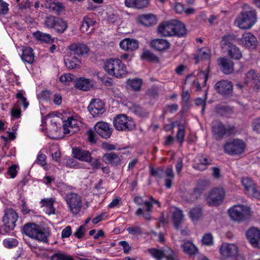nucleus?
<instances>
[{"instance_id": "30", "label": "nucleus", "mask_w": 260, "mask_h": 260, "mask_svg": "<svg viewBox=\"0 0 260 260\" xmlns=\"http://www.w3.org/2000/svg\"><path fill=\"white\" fill-rule=\"evenodd\" d=\"M149 0H125V5L128 8L143 9L149 5Z\"/></svg>"}, {"instance_id": "7", "label": "nucleus", "mask_w": 260, "mask_h": 260, "mask_svg": "<svg viewBox=\"0 0 260 260\" xmlns=\"http://www.w3.org/2000/svg\"><path fill=\"white\" fill-rule=\"evenodd\" d=\"M245 147L244 142L239 139H234L227 142L223 146L224 152L230 155L242 153Z\"/></svg>"}, {"instance_id": "55", "label": "nucleus", "mask_w": 260, "mask_h": 260, "mask_svg": "<svg viewBox=\"0 0 260 260\" xmlns=\"http://www.w3.org/2000/svg\"><path fill=\"white\" fill-rule=\"evenodd\" d=\"M74 79L75 76L71 74L61 75L59 78L60 82L64 83L65 84H69L70 82L73 81Z\"/></svg>"}, {"instance_id": "37", "label": "nucleus", "mask_w": 260, "mask_h": 260, "mask_svg": "<svg viewBox=\"0 0 260 260\" xmlns=\"http://www.w3.org/2000/svg\"><path fill=\"white\" fill-rule=\"evenodd\" d=\"M34 58L35 55L32 48L26 47L23 50L21 59L23 61L30 64L34 62Z\"/></svg>"}, {"instance_id": "34", "label": "nucleus", "mask_w": 260, "mask_h": 260, "mask_svg": "<svg viewBox=\"0 0 260 260\" xmlns=\"http://www.w3.org/2000/svg\"><path fill=\"white\" fill-rule=\"evenodd\" d=\"M78 122L72 116L68 117L67 120L63 121V128L64 134H70L72 133L71 129L77 126Z\"/></svg>"}, {"instance_id": "15", "label": "nucleus", "mask_w": 260, "mask_h": 260, "mask_svg": "<svg viewBox=\"0 0 260 260\" xmlns=\"http://www.w3.org/2000/svg\"><path fill=\"white\" fill-rule=\"evenodd\" d=\"M88 109L93 117L100 115L105 111L104 103L99 99L92 100L88 107Z\"/></svg>"}, {"instance_id": "42", "label": "nucleus", "mask_w": 260, "mask_h": 260, "mask_svg": "<svg viewBox=\"0 0 260 260\" xmlns=\"http://www.w3.org/2000/svg\"><path fill=\"white\" fill-rule=\"evenodd\" d=\"M64 63L68 68L74 69L80 67L81 61L76 57H73L71 58L65 59Z\"/></svg>"}, {"instance_id": "33", "label": "nucleus", "mask_w": 260, "mask_h": 260, "mask_svg": "<svg viewBox=\"0 0 260 260\" xmlns=\"http://www.w3.org/2000/svg\"><path fill=\"white\" fill-rule=\"evenodd\" d=\"M105 161L109 164L117 166L120 163V157L114 152L106 153L103 156Z\"/></svg>"}, {"instance_id": "38", "label": "nucleus", "mask_w": 260, "mask_h": 260, "mask_svg": "<svg viewBox=\"0 0 260 260\" xmlns=\"http://www.w3.org/2000/svg\"><path fill=\"white\" fill-rule=\"evenodd\" d=\"M75 86L79 89L86 91L89 89L91 85L89 79L81 77L76 81Z\"/></svg>"}, {"instance_id": "44", "label": "nucleus", "mask_w": 260, "mask_h": 260, "mask_svg": "<svg viewBox=\"0 0 260 260\" xmlns=\"http://www.w3.org/2000/svg\"><path fill=\"white\" fill-rule=\"evenodd\" d=\"M182 248L184 252L190 255H194L198 252L197 247L191 242H185L182 245Z\"/></svg>"}, {"instance_id": "21", "label": "nucleus", "mask_w": 260, "mask_h": 260, "mask_svg": "<svg viewBox=\"0 0 260 260\" xmlns=\"http://www.w3.org/2000/svg\"><path fill=\"white\" fill-rule=\"evenodd\" d=\"M157 204L159 207L160 206V203L155 199L151 201H144V205L146 207V209L144 211L142 208H139L136 212L137 216H142L146 220H150L151 216L150 212L152 211V205Z\"/></svg>"}, {"instance_id": "16", "label": "nucleus", "mask_w": 260, "mask_h": 260, "mask_svg": "<svg viewBox=\"0 0 260 260\" xmlns=\"http://www.w3.org/2000/svg\"><path fill=\"white\" fill-rule=\"evenodd\" d=\"M219 251L221 255L226 258L236 256L238 253V248L234 244L224 243L221 245Z\"/></svg>"}, {"instance_id": "14", "label": "nucleus", "mask_w": 260, "mask_h": 260, "mask_svg": "<svg viewBox=\"0 0 260 260\" xmlns=\"http://www.w3.org/2000/svg\"><path fill=\"white\" fill-rule=\"evenodd\" d=\"M229 36H225L222 37L223 45L228 46L227 51L231 58L236 60H239L242 57V52L236 45L228 43L227 41L229 39Z\"/></svg>"}, {"instance_id": "48", "label": "nucleus", "mask_w": 260, "mask_h": 260, "mask_svg": "<svg viewBox=\"0 0 260 260\" xmlns=\"http://www.w3.org/2000/svg\"><path fill=\"white\" fill-rule=\"evenodd\" d=\"M58 18V17L52 15L46 17L44 20V25L48 28L54 29Z\"/></svg>"}, {"instance_id": "11", "label": "nucleus", "mask_w": 260, "mask_h": 260, "mask_svg": "<svg viewBox=\"0 0 260 260\" xmlns=\"http://www.w3.org/2000/svg\"><path fill=\"white\" fill-rule=\"evenodd\" d=\"M18 217L16 212L13 209L11 208L6 210L3 218L5 226L9 230H13Z\"/></svg>"}, {"instance_id": "40", "label": "nucleus", "mask_w": 260, "mask_h": 260, "mask_svg": "<svg viewBox=\"0 0 260 260\" xmlns=\"http://www.w3.org/2000/svg\"><path fill=\"white\" fill-rule=\"evenodd\" d=\"M210 58V51L207 48H202L200 49L197 53V55L195 57L196 59V63H198L200 60H208Z\"/></svg>"}, {"instance_id": "50", "label": "nucleus", "mask_w": 260, "mask_h": 260, "mask_svg": "<svg viewBox=\"0 0 260 260\" xmlns=\"http://www.w3.org/2000/svg\"><path fill=\"white\" fill-rule=\"evenodd\" d=\"M141 57L142 59L149 61L157 62L158 60V57L149 50L144 51Z\"/></svg>"}, {"instance_id": "43", "label": "nucleus", "mask_w": 260, "mask_h": 260, "mask_svg": "<svg viewBox=\"0 0 260 260\" xmlns=\"http://www.w3.org/2000/svg\"><path fill=\"white\" fill-rule=\"evenodd\" d=\"M57 20L54 29L57 32L62 34L68 28L67 22L59 17L57 19Z\"/></svg>"}, {"instance_id": "26", "label": "nucleus", "mask_w": 260, "mask_h": 260, "mask_svg": "<svg viewBox=\"0 0 260 260\" xmlns=\"http://www.w3.org/2000/svg\"><path fill=\"white\" fill-rule=\"evenodd\" d=\"M217 62L221 70L225 74H230L234 71L233 62L227 58L221 57L218 59Z\"/></svg>"}, {"instance_id": "52", "label": "nucleus", "mask_w": 260, "mask_h": 260, "mask_svg": "<svg viewBox=\"0 0 260 260\" xmlns=\"http://www.w3.org/2000/svg\"><path fill=\"white\" fill-rule=\"evenodd\" d=\"M3 244L6 248H12L17 246L18 241L14 238L7 239L3 241Z\"/></svg>"}, {"instance_id": "17", "label": "nucleus", "mask_w": 260, "mask_h": 260, "mask_svg": "<svg viewBox=\"0 0 260 260\" xmlns=\"http://www.w3.org/2000/svg\"><path fill=\"white\" fill-rule=\"evenodd\" d=\"M68 49L72 55L82 56L86 55L89 51L88 47L83 43H73L68 47Z\"/></svg>"}, {"instance_id": "13", "label": "nucleus", "mask_w": 260, "mask_h": 260, "mask_svg": "<svg viewBox=\"0 0 260 260\" xmlns=\"http://www.w3.org/2000/svg\"><path fill=\"white\" fill-rule=\"evenodd\" d=\"M241 183L249 194L255 198L260 199V191L256 189L254 183L250 178L243 177Z\"/></svg>"}, {"instance_id": "29", "label": "nucleus", "mask_w": 260, "mask_h": 260, "mask_svg": "<svg viewBox=\"0 0 260 260\" xmlns=\"http://www.w3.org/2000/svg\"><path fill=\"white\" fill-rule=\"evenodd\" d=\"M150 45L153 48L158 51H162L168 49L170 44L166 40L156 39L152 40Z\"/></svg>"}, {"instance_id": "10", "label": "nucleus", "mask_w": 260, "mask_h": 260, "mask_svg": "<svg viewBox=\"0 0 260 260\" xmlns=\"http://www.w3.org/2000/svg\"><path fill=\"white\" fill-rule=\"evenodd\" d=\"M147 251L156 260H162L165 257L167 260H177L173 251L170 248H168L166 251L153 248H149Z\"/></svg>"}, {"instance_id": "5", "label": "nucleus", "mask_w": 260, "mask_h": 260, "mask_svg": "<svg viewBox=\"0 0 260 260\" xmlns=\"http://www.w3.org/2000/svg\"><path fill=\"white\" fill-rule=\"evenodd\" d=\"M114 126L118 131H129L135 127V123L133 120L124 114L116 116L113 121Z\"/></svg>"}, {"instance_id": "3", "label": "nucleus", "mask_w": 260, "mask_h": 260, "mask_svg": "<svg viewBox=\"0 0 260 260\" xmlns=\"http://www.w3.org/2000/svg\"><path fill=\"white\" fill-rule=\"evenodd\" d=\"M104 69L110 75L117 78H121L126 74V67L121 60L111 58L105 63Z\"/></svg>"}, {"instance_id": "8", "label": "nucleus", "mask_w": 260, "mask_h": 260, "mask_svg": "<svg viewBox=\"0 0 260 260\" xmlns=\"http://www.w3.org/2000/svg\"><path fill=\"white\" fill-rule=\"evenodd\" d=\"M225 191L221 187H217L212 189L207 198L208 204L210 206H217L220 205L224 199Z\"/></svg>"}, {"instance_id": "27", "label": "nucleus", "mask_w": 260, "mask_h": 260, "mask_svg": "<svg viewBox=\"0 0 260 260\" xmlns=\"http://www.w3.org/2000/svg\"><path fill=\"white\" fill-rule=\"evenodd\" d=\"M74 157L79 160L85 162H89L91 159L90 153L86 150L79 148H73Z\"/></svg>"}, {"instance_id": "57", "label": "nucleus", "mask_w": 260, "mask_h": 260, "mask_svg": "<svg viewBox=\"0 0 260 260\" xmlns=\"http://www.w3.org/2000/svg\"><path fill=\"white\" fill-rule=\"evenodd\" d=\"M126 230L129 234L134 236L140 235L143 233L142 229L139 226L128 227Z\"/></svg>"}, {"instance_id": "49", "label": "nucleus", "mask_w": 260, "mask_h": 260, "mask_svg": "<svg viewBox=\"0 0 260 260\" xmlns=\"http://www.w3.org/2000/svg\"><path fill=\"white\" fill-rule=\"evenodd\" d=\"M127 83L134 90L138 91L141 87L142 80L140 79H133L128 80Z\"/></svg>"}, {"instance_id": "63", "label": "nucleus", "mask_w": 260, "mask_h": 260, "mask_svg": "<svg viewBox=\"0 0 260 260\" xmlns=\"http://www.w3.org/2000/svg\"><path fill=\"white\" fill-rule=\"evenodd\" d=\"M8 4L3 0H0V15H5L8 13Z\"/></svg>"}, {"instance_id": "2", "label": "nucleus", "mask_w": 260, "mask_h": 260, "mask_svg": "<svg viewBox=\"0 0 260 260\" xmlns=\"http://www.w3.org/2000/svg\"><path fill=\"white\" fill-rule=\"evenodd\" d=\"M256 20V13L254 10L248 9L244 10L236 18L235 24L242 29L250 28Z\"/></svg>"}, {"instance_id": "19", "label": "nucleus", "mask_w": 260, "mask_h": 260, "mask_svg": "<svg viewBox=\"0 0 260 260\" xmlns=\"http://www.w3.org/2000/svg\"><path fill=\"white\" fill-rule=\"evenodd\" d=\"M42 6L57 15H60L65 11L63 4L56 0H47Z\"/></svg>"}, {"instance_id": "62", "label": "nucleus", "mask_w": 260, "mask_h": 260, "mask_svg": "<svg viewBox=\"0 0 260 260\" xmlns=\"http://www.w3.org/2000/svg\"><path fill=\"white\" fill-rule=\"evenodd\" d=\"M11 116L16 118H19L21 116V110L18 105L15 104L11 110Z\"/></svg>"}, {"instance_id": "61", "label": "nucleus", "mask_w": 260, "mask_h": 260, "mask_svg": "<svg viewBox=\"0 0 260 260\" xmlns=\"http://www.w3.org/2000/svg\"><path fill=\"white\" fill-rule=\"evenodd\" d=\"M203 192L196 187L193 189V192L191 193L190 199L192 201L198 200L202 195Z\"/></svg>"}, {"instance_id": "56", "label": "nucleus", "mask_w": 260, "mask_h": 260, "mask_svg": "<svg viewBox=\"0 0 260 260\" xmlns=\"http://www.w3.org/2000/svg\"><path fill=\"white\" fill-rule=\"evenodd\" d=\"M202 241L203 244L205 245H207V246L211 245L213 243V236L210 233L206 234L203 237Z\"/></svg>"}, {"instance_id": "58", "label": "nucleus", "mask_w": 260, "mask_h": 260, "mask_svg": "<svg viewBox=\"0 0 260 260\" xmlns=\"http://www.w3.org/2000/svg\"><path fill=\"white\" fill-rule=\"evenodd\" d=\"M185 132L182 125H179L178 131L176 135V138L178 142L181 144L184 138Z\"/></svg>"}, {"instance_id": "6", "label": "nucleus", "mask_w": 260, "mask_h": 260, "mask_svg": "<svg viewBox=\"0 0 260 260\" xmlns=\"http://www.w3.org/2000/svg\"><path fill=\"white\" fill-rule=\"evenodd\" d=\"M231 218L238 222L244 220L250 214V208L247 206L236 205L229 210Z\"/></svg>"}, {"instance_id": "36", "label": "nucleus", "mask_w": 260, "mask_h": 260, "mask_svg": "<svg viewBox=\"0 0 260 260\" xmlns=\"http://www.w3.org/2000/svg\"><path fill=\"white\" fill-rule=\"evenodd\" d=\"M96 21L95 20L88 16L84 17L82 21V25L80 27L81 31L83 32L87 31L90 27H91V31L93 30L94 25Z\"/></svg>"}, {"instance_id": "20", "label": "nucleus", "mask_w": 260, "mask_h": 260, "mask_svg": "<svg viewBox=\"0 0 260 260\" xmlns=\"http://www.w3.org/2000/svg\"><path fill=\"white\" fill-rule=\"evenodd\" d=\"M244 83L246 85L259 88L260 76H258L254 70H251L245 74Z\"/></svg>"}, {"instance_id": "64", "label": "nucleus", "mask_w": 260, "mask_h": 260, "mask_svg": "<svg viewBox=\"0 0 260 260\" xmlns=\"http://www.w3.org/2000/svg\"><path fill=\"white\" fill-rule=\"evenodd\" d=\"M253 130L260 133V118L254 119L252 122Z\"/></svg>"}, {"instance_id": "23", "label": "nucleus", "mask_w": 260, "mask_h": 260, "mask_svg": "<svg viewBox=\"0 0 260 260\" xmlns=\"http://www.w3.org/2000/svg\"><path fill=\"white\" fill-rule=\"evenodd\" d=\"M94 130L100 136L105 139L110 138L112 132L109 124L103 121L99 122L95 125Z\"/></svg>"}, {"instance_id": "32", "label": "nucleus", "mask_w": 260, "mask_h": 260, "mask_svg": "<svg viewBox=\"0 0 260 260\" xmlns=\"http://www.w3.org/2000/svg\"><path fill=\"white\" fill-rule=\"evenodd\" d=\"M139 21L140 23L146 26H150L155 24L156 19L152 14L142 15L139 16Z\"/></svg>"}, {"instance_id": "46", "label": "nucleus", "mask_w": 260, "mask_h": 260, "mask_svg": "<svg viewBox=\"0 0 260 260\" xmlns=\"http://www.w3.org/2000/svg\"><path fill=\"white\" fill-rule=\"evenodd\" d=\"M130 110L136 115L140 117H145L148 114V113L145 109L138 105H133L130 107Z\"/></svg>"}, {"instance_id": "47", "label": "nucleus", "mask_w": 260, "mask_h": 260, "mask_svg": "<svg viewBox=\"0 0 260 260\" xmlns=\"http://www.w3.org/2000/svg\"><path fill=\"white\" fill-rule=\"evenodd\" d=\"M190 217L192 220H198L202 216V210L201 207H196L191 209L189 211Z\"/></svg>"}, {"instance_id": "53", "label": "nucleus", "mask_w": 260, "mask_h": 260, "mask_svg": "<svg viewBox=\"0 0 260 260\" xmlns=\"http://www.w3.org/2000/svg\"><path fill=\"white\" fill-rule=\"evenodd\" d=\"M16 98L18 99V102L23 107L24 109L28 107L29 103L27 101L26 98L23 96L21 92H18L16 94Z\"/></svg>"}, {"instance_id": "51", "label": "nucleus", "mask_w": 260, "mask_h": 260, "mask_svg": "<svg viewBox=\"0 0 260 260\" xmlns=\"http://www.w3.org/2000/svg\"><path fill=\"white\" fill-rule=\"evenodd\" d=\"M47 157L44 154H39L36 160V163L41 166L44 169L47 170V164L46 162Z\"/></svg>"}, {"instance_id": "1", "label": "nucleus", "mask_w": 260, "mask_h": 260, "mask_svg": "<svg viewBox=\"0 0 260 260\" xmlns=\"http://www.w3.org/2000/svg\"><path fill=\"white\" fill-rule=\"evenodd\" d=\"M23 231L31 238L43 243H48V238L50 235L48 229L42 228L35 223H27L23 226Z\"/></svg>"}, {"instance_id": "41", "label": "nucleus", "mask_w": 260, "mask_h": 260, "mask_svg": "<svg viewBox=\"0 0 260 260\" xmlns=\"http://www.w3.org/2000/svg\"><path fill=\"white\" fill-rule=\"evenodd\" d=\"M54 200L53 198L44 199L41 201L42 206L46 208V212L48 214H55V209L53 207Z\"/></svg>"}, {"instance_id": "24", "label": "nucleus", "mask_w": 260, "mask_h": 260, "mask_svg": "<svg viewBox=\"0 0 260 260\" xmlns=\"http://www.w3.org/2000/svg\"><path fill=\"white\" fill-rule=\"evenodd\" d=\"M158 32L164 37L174 36V23L173 20L161 23L158 27Z\"/></svg>"}, {"instance_id": "18", "label": "nucleus", "mask_w": 260, "mask_h": 260, "mask_svg": "<svg viewBox=\"0 0 260 260\" xmlns=\"http://www.w3.org/2000/svg\"><path fill=\"white\" fill-rule=\"evenodd\" d=\"M239 44L250 49H255L257 45V39L250 32H245L239 40Z\"/></svg>"}, {"instance_id": "25", "label": "nucleus", "mask_w": 260, "mask_h": 260, "mask_svg": "<svg viewBox=\"0 0 260 260\" xmlns=\"http://www.w3.org/2000/svg\"><path fill=\"white\" fill-rule=\"evenodd\" d=\"M119 46L124 51L132 52L139 48V42L133 39L126 38L120 42Z\"/></svg>"}, {"instance_id": "22", "label": "nucleus", "mask_w": 260, "mask_h": 260, "mask_svg": "<svg viewBox=\"0 0 260 260\" xmlns=\"http://www.w3.org/2000/svg\"><path fill=\"white\" fill-rule=\"evenodd\" d=\"M233 84L231 81L221 80L217 82L215 85V89L220 94L229 95L233 91Z\"/></svg>"}, {"instance_id": "60", "label": "nucleus", "mask_w": 260, "mask_h": 260, "mask_svg": "<svg viewBox=\"0 0 260 260\" xmlns=\"http://www.w3.org/2000/svg\"><path fill=\"white\" fill-rule=\"evenodd\" d=\"M86 232L85 225H82L80 226L74 233V236L78 239H81L84 235Z\"/></svg>"}, {"instance_id": "54", "label": "nucleus", "mask_w": 260, "mask_h": 260, "mask_svg": "<svg viewBox=\"0 0 260 260\" xmlns=\"http://www.w3.org/2000/svg\"><path fill=\"white\" fill-rule=\"evenodd\" d=\"M209 185L210 181L208 180L201 179L198 182L196 187L203 192L208 188Z\"/></svg>"}, {"instance_id": "28", "label": "nucleus", "mask_w": 260, "mask_h": 260, "mask_svg": "<svg viewBox=\"0 0 260 260\" xmlns=\"http://www.w3.org/2000/svg\"><path fill=\"white\" fill-rule=\"evenodd\" d=\"M211 161V159L204 157L203 155H199L194 159L193 168L200 171H204L207 168V166L210 164Z\"/></svg>"}, {"instance_id": "31", "label": "nucleus", "mask_w": 260, "mask_h": 260, "mask_svg": "<svg viewBox=\"0 0 260 260\" xmlns=\"http://www.w3.org/2000/svg\"><path fill=\"white\" fill-rule=\"evenodd\" d=\"M173 23H174V36L179 37H184L186 35L184 24L177 20H173Z\"/></svg>"}, {"instance_id": "9", "label": "nucleus", "mask_w": 260, "mask_h": 260, "mask_svg": "<svg viewBox=\"0 0 260 260\" xmlns=\"http://www.w3.org/2000/svg\"><path fill=\"white\" fill-rule=\"evenodd\" d=\"M66 201L69 207L71 212L77 215L81 211L82 200L80 196L75 193H71L66 196Z\"/></svg>"}, {"instance_id": "39", "label": "nucleus", "mask_w": 260, "mask_h": 260, "mask_svg": "<svg viewBox=\"0 0 260 260\" xmlns=\"http://www.w3.org/2000/svg\"><path fill=\"white\" fill-rule=\"evenodd\" d=\"M33 36L37 40L47 43H52L54 41L50 35L40 31L34 32Z\"/></svg>"}, {"instance_id": "35", "label": "nucleus", "mask_w": 260, "mask_h": 260, "mask_svg": "<svg viewBox=\"0 0 260 260\" xmlns=\"http://www.w3.org/2000/svg\"><path fill=\"white\" fill-rule=\"evenodd\" d=\"M184 216L182 211L176 209L173 213L172 221L174 226L176 229H178L183 221Z\"/></svg>"}, {"instance_id": "12", "label": "nucleus", "mask_w": 260, "mask_h": 260, "mask_svg": "<svg viewBox=\"0 0 260 260\" xmlns=\"http://www.w3.org/2000/svg\"><path fill=\"white\" fill-rule=\"evenodd\" d=\"M246 236L253 247L260 248L259 230L255 228H251L247 231Z\"/></svg>"}, {"instance_id": "45", "label": "nucleus", "mask_w": 260, "mask_h": 260, "mask_svg": "<svg viewBox=\"0 0 260 260\" xmlns=\"http://www.w3.org/2000/svg\"><path fill=\"white\" fill-rule=\"evenodd\" d=\"M51 260H74L73 257L66 253L59 251L50 257Z\"/></svg>"}, {"instance_id": "59", "label": "nucleus", "mask_w": 260, "mask_h": 260, "mask_svg": "<svg viewBox=\"0 0 260 260\" xmlns=\"http://www.w3.org/2000/svg\"><path fill=\"white\" fill-rule=\"evenodd\" d=\"M150 173L153 176L161 178L164 177V170L162 168H160L156 169L151 168L150 169Z\"/></svg>"}, {"instance_id": "4", "label": "nucleus", "mask_w": 260, "mask_h": 260, "mask_svg": "<svg viewBox=\"0 0 260 260\" xmlns=\"http://www.w3.org/2000/svg\"><path fill=\"white\" fill-rule=\"evenodd\" d=\"M234 126H225L219 121L214 120L212 123V132L216 140H221L225 135H230L234 133Z\"/></svg>"}]
</instances>
